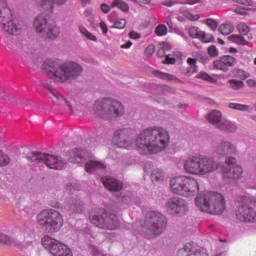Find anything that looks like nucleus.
Returning a JSON list of instances; mask_svg holds the SVG:
<instances>
[{"label": "nucleus", "instance_id": "1", "mask_svg": "<svg viewBox=\"0 0 256 256\" xmlns=\"http://www.w3.org/2000/svg\"><path fill=\"white\" fill-rule=\"evenodd\" d=\"M170 143V135L162 127H150L136 137V149L142 155H156L165 150Z\"/></svg>", "mask_w": 256, "mask_h": 256}, {"label": "nucleus", "instance_id": "2", "mask_svg": "<svg viewBox=\"0 0 256 256\" xmlns=\"http://www.w3.org/2000/svg\"><path fill=\"white\" fill-rule=\"evenodd\" d=\"M43 70L48 78L59 84L72 81L82 74V67L77 62L58 64L53 60H46L43 64Z\"/></svg>", "mask_w": 256, "mask_h": 256}, {"label": "nucleus", "instance_id": "3", "mask_svg": "<svg viewBox=\"0 0 256 256\" xmlns=\"http://www.w3.org/2000/svg\"><path fill=\"white\" fill-rule=\"evenodd\" d=\"M196 206L205 213L222 215L226 210L225 197L217 192H204L196 197Z\"/></svg>", "mask_w": 256, "mask_h": 256}, {"label": "nucleus", "instance_id": "4", "mask_svg": "<svg viewBox=\"0 0 256 256\" xmlns=\"http://www.w3.org/2000/svg\"><path fill=\"white\" fill-rule=\"evenodd\" d=\"M186 173L194 176H206L219 169V163L212 157L191 156L183 163Z\"/></svg>", "mask_w": 256, "mask_h": 256}, {"label": "nucleus", "instance_id": "5", "mask_svg": "<svg viewBox=\"0 0 256 256\" xmlns=\"http://www.w3.org/2000/svg\"><path fill=\"white\" fill-rule=\"evenodd\" d=\"M170 189L175 195L190 198L199 194L200 186L193 177L177 176L170 180Z\"/></svg>", "mask_w": 256, "mask_h": 256}, {"label": "nucleus", "instance_id": "6", "mask_svg": "<svg viewBox=\"0 0 256 256\" xmlns=\"http://www.w3.org/2000/svg\"><path fill=\"white\" fill-rule=\"evenodd\" d=\"M37 224L44 232L54 234L61 230L64 219L59 211L46 209L37 215Z\"/></svg>", "mask_w": 256, "mask_h": 256}, {"label": "nucleus", "instance_id": "7", "mask_svg": "<svg viewBox=\"0 0 256 256\" xmlns=\"http://www.w3.org/2000/svg\"><path fill=\"white\" fill-rule=\"evenodd\" d=\"M124 112L123 104L113 99L98 100L94 105V113L104 119L120 117Z\"/></svg>", "mask_w": 256, "mask_h": 256}, {"label": "nucleus", "instance_id": "8", "mask_svg": "<svg viewBox=\"0 0 256 256\" xmlns=\"http://www.w3.org/2000/svg\"><path fill=\"white\" fill-rule=\"evenodd\" d=\"M91 223L104 230L113 231L120 227V221L115 214L108 213L103 209H95L90 215Z\"/></svg>", "mask_w": 256, "mask_h": 256}, {"label": "nucleus", "instance_id": "9", "mask_svg": "<svg viewBox=\"0 0 256 256\" xmlns=\"http://www.w3.org/2000/svg\"><path fill=\"white\" fill-rule=\"evenodd\" d=\"M239 203L236 211L237 219L242 223H256V211L253 208V199L247 195L239 196Z\"/></svg>", "mask_w": 256, "mask_h": 256}, {"label": "nucleus", "instance_id": "10", "mask_svg": "<svg viewBox=\"0 0 256 256\" xmlns=\"http://www.w3.org/2000/svg\"><path fill=\"white\" fill-rule=\"evenodd\" d=\"M167 218L157 211H150L146 214V220H144V227L153 236L161 235L167 228Z\"/></svg>", "mask_w": 256, "mask_h": 256}, {"label": "nucleus", "instance_id": "11", "mask_svg": "<svg viewBox=\"0 0 256 256\" xmlns=\"http://www.w3.org/2000/svg\"><path fill=\"white\" fill-rule=\"evenodd\" d=\"M41 244L53 256H73L72 250L66 244L49 235L42 237Z\"/></svg>", "mask_w": 256, "mask_h": 256}, {"label": "nucleus", "instance_id": "12", "mask_svg": "<svg viewBox=\"0 0 256 256\" xmlns=\"http://www.w3.org/2000/svg\"><path fill=\"white\" fill-rule=\"evenodd\" d=\"M28 159H30L32 163H45L49 169H64L66 165V162L61 158L41 152H32Z\"/></svg>", "mask_w": 256, "mask_h": 256}, {"label": "nucleus", "instance_id": "13", "mask_svg": "<svg viewBox=\"0 0 256 256\" xmlns=\"http://www.w3.org/2000/svg\"><path fill=\"white\" fill-rule=\"evenodd\" d=\"M0 25L9 35H15L19 30V25L15 22L14 14L8 6L0 7Z\"/></svg>", "mask_w": 256, "mask_h": 256}, {"label": "nucleus", "instance_id": "14", "mask_svg": "<svg viewBox=\"0 0 256 256\" xmlns=\"http://www.w3.org/2000/svg\"><path fill=\"white\" fill-rule=\"evenodd\" d=\"M222 168V176L225 180H239L243 176V168L235 165L236 158H227ZM235 165V166H234Z\"/></svg>", "mask_w": 256, "mask_h": 256}, {"label": "nucleus", "instance_id": "15", "mask_svg": "<svg viewBox=\"0 0 256 256\" xmlns=\"http://www.w3.org/2000/svg\"><path fill=\"white\" fill-rule=\"evenodd\" d=\"M113 143L119 148H128L133 143V130L119 129L114 133Z\"/></svg>", "mask_w": 256, "mask_h": 256}, {"label": "nucleus", "instance_id": "16", "mask_svg": "<svg viewBox=\"0 0 256 256\" xmlns=\"http://www.w3.org/2000/svg\"><path fill=\"white\" fill-rule=\"evenodd\" d=\"M165 208L167 212L175 215H185L188 211V205L183 199L174 197L166 201Z\"/></svg>", "mask_w": 256, "mask_h": 256}, {"label": "nucleus", "instance_id": "17", "mask_svg": "<svg viewBox=\"0 0 256 256\" xmlns=\"http://www.w3.org/2000/svg\"><path fill=\"white\" fill-rule=\"evenodd\" d=\"M236 64L237 58H234V56L226 55L222 56L220 60H214L213 68L226 73L229 71V68L234 67Z\"/></svg>", "mask_w": 256, "mask_h": 256}, {"label": "nucleus", "instance_id": "18", "mask_svg": "<svg viewBox=\"0 0 256 256\" xmlns=\"http://www.w3.org/2000/svg\"><path fill=\"white\" fill-rule=\"evenodd\" d=\"M215 153L219 159H222V157L230 159L232 155H236L237 148L230 142H222L217 145Z\"/></svg>", "mask_w": 256, "mask_h": 256}, {"label": "nucleus", "instance_id": "19", "mask_svg": "<svg viewBox=\"0 0 256 256\" xmlns=\"http://www.w3.org/2000/svg\"><path fill=\"white\" fill-rule=\"evenodd\" d=\"M69 155V161L71 163H84V161H87V159H91L92 154L88 151H85L81 148L79 149H72L68 153Z\"/></svg>", "mask_w": 256, "mask_h": 256}, {"label": "nucleus", "instance_id": "20", "mask_svg": "<svg viewBox=\"0 0 256 256\" xmlns=\"http://www.w3.org/2000/svg\"><path fill=\"white\" fill-rule=\"evenodd\" d=\"M101 182L103 183L105 188L110 192H119L123 189L122 183L112 177H103L101 179Z\"/></svg>", "mask_w": 256, "mask_h": 256}, {"label": "nucleus", "instance_id": "21", "mask_svg": "<svg viewBox=\"0 0 256 256\" xmlns=\"http://www.w3.org/2000/svg\"><path fill=\"white\" fill-rule=\"evenodd\" d=\"M200 256H208L207 249H200ZM178 256H195V245L186 243L185 246L178 250Z\"/></svg>", "mask_w": 256, "mask_h": 256}, {"label": "nucleus", "instance_id": "22", "mask_svg": "<svg viewBox=\"0 0 256 256\" xmlns=\"http://www.w3.org/2000/svg\"><path fill=\"white\" fill-rule=\"evenodd\" d=\"M47 18L44 14H39L36 16L34 20V29L37 33L42 34L44 36L47 28H48Z\"/></svg>", "mask_w": 256, "mask_h": 256}, {"label": "nucleus", "instance_id": "23", "mask_svg": "<svg viewBox=\"0 0 256 256\" xmlns=\"http://www.w3.org/2000/svg\"><path fill=\"white\" fill-rule=\"evenodd\" d=\"M65 207L71 213L77 214L81 213L83 210V204L80 200L70 199L66 202Z\"/></svg>", "mask_w": 256, "mask_h": 256}, {"label": "nucleus", "instance_id": "24", "mask_svg": "<svg viewBox=\"0 0 256 256\" xmlns=\"http://www.w3.org/2000/svg\"><path fill=\"white\" fill-rule=\"evenodd\" d=\"M67 0H35V4L38 7H42L45 10L52 11L53 3L57 5H64Z\"/></svg>", "mask_w": 256, "mask_h": 256}, {"label": "nucleus", "instance_id": "25", "mask_svg": "<svg viewBox=\"0 0 256 256\" xmlns=\"http://www.w3.org/2000/svg\"><path fill=\"white\" fill-rule=\"evenodd\" d=\"M197 58H187V65L189 67L183 70V74L187 77L192 76L193 74L197 73L198 66H197Z\"/></svg>", "mask_w": 256, "mask_h": 256}, {"label": "nucleus", "instance_id": "26", "mask_svg": "<svg viewBox=\"0 0 256 256\" xmlns=\"http://www.w3.org/2000/svg\"><path fill=\"white\" fill-rule=\"evenodd\" d=\"M85 169L87 173H94V171L106 169V165L100 161L89 160L85 165Z\"/></svg>", "mask_w": 256, "mask_h": 256}, {"label": "nucleus", "instance_id": "27", "mask_svg": "<svg viewBox=\"0 0 256 256\" xmlns=\"http://www.w3.org/2000/svg\"><path fill=\"white\" fill-rule=\"evenodd\" d=\"M59 35H60V29L55 23L49 24L46 32H44L43 34L44 37H47L48 39H51V40L57 39Z\"/></svg>", "mask_w": 256, "mask_h": 256}, {"label": "nucleus", "instance_id": "28", "mask_svg": "<svg viewBox=\"0 0 256 256\" xmlns=\"http://www.w3.org/2000/svg\"><path fill=\"white\" fill-rule=\"evenodd\" d=\"M218 31L225 36L232 34L235 31V26L232 22L226 21L219 25Z\"/></svg>", "mask_w": 256, "mask_h": 256}, {"label": "nucleus", "instance_id": "29", "mask_svg": "<svg viewBox=\"0 0 256 256\" xmlns=\"http://www.w3.org/2000/svg\"><path fill=\"white\" fill-rule=\"evenodd\" d=\"M216 127L222 131H226L229 133L237 131V126L228 120L220 121V123L217 124Z\"/></svg>", "mask_w": 256, "mask_h": 256}, {"label": "nucleus", "instance_id": "30", "mask_svg": "<svg viewBox=\"0 0 256 256\" xmlns=\"http://www.w3.org/2000/svg\"><path fill=\"white\" fill-rule=\"evenodd\" d=\"M111 8H118L119 10H121L124 14H128L130 11V6L129 4L124 1V0H114L111 3Z\"/></svg>", "mask_w": 256, "mask_h": 256}, {"label": "nucleus", "instance_id": "31", "mask_svg": "<svg viewBox=\"0 0 256 256\" xmlns=\"http://www.w3.org/2000/svg\"><path fill=\"white\" fill-rule=\"evenodd\" d=\"M222 117L223 115L220 111L213 110L208 114L207 119L209 123L216 125L217 127L218 124L221 122Z\"/></svg>", "mask_w": 256, "mask_h": 256}, {"label": "nucleus", "instance_id": "32", "mask_svg": "<svg viewBox=\"0 0 256 256\" xmlns=\"http://www.w3.org/2000/svg\"><path fill=\"white\" fill-rule=\"evenodd\" d=\"M228 40L231 43H234L239 46H247L249 45V42H247V39L245 37L239 35V34H231L228 36Z\"/></svg>", "mask_w": 256, "mask_h": 256}, {"label": "nucleus", "instance_id": "33", "mask_svg": "<svg viewBox=\"0 0 256 256\" xmlns=\"http://www.w3.org/2000/svg\"><path fill=\"white\" fill-rule=\"evenodd\" d=\"M0 244H3L8 247H12L17 245V242L15 241V238H13L12 236L6 233L0 232Z\"/></svg>", "mask_w": 256, "mask_h": 256}, {"label": "nucleus", "instance_id": "34", "mask_svg": "<svg viewBox=\"0 0 256 256\" xmlns=\"http://www.w3.org/2000/svg\"><path fill=\"white\" fill-rule=\"evenodd\" d=\"M45 87L50 91V93L54 96L55 99H57L58 101L62 102L64 105H67L69 110L72 113L71 104L63 96H61L56 90L51 88L49 85H46Z\"/></svg>", "mask_w": 256, "mask_h": 256}, {"label": "nucleus", "instance_id": "35", "mask_svg": "<svg viewBox=\"0 0 256 256\" xmlns=\"http://www.w3.org/2000/svg\"><path fill=\"white\" fill-rule=\"evenodd\" d=\"M152 75L156 78H160L162 80H166V81H176V82H181L179 79H177L175 76L170 75L168 73H163L160 71H153Z\"/></svg>", "mask_w": 256, "mask_h": 256}, {"label": "nucleus", "instance_id": "36", "mask_svg": "<svg viewBox=\"0 0 256 256\" xmlns=\"http://www.w3.org/2000/svg\"><path fill=\"white\" fill-rule=\"evenodd\" d=\"M164 172L161 169H154L151 173V180L153 182H162L164 180Z\"/></svg>", "mask_w": 256, "mask_h": 256}, {"label": "nucleus", "instance_id": "37", "mask_svg": "<svg viewBox=\"0 0 256 256\" xmlns=\"http://www.w3.org/2000/svg\"><path fill=\"white\" fill-rule=\"evenodd\" d=\"M181 15H182L185 19H187V20H189V21H192V22L198 21V20L201 18L200 14H195V13L189 11V10H183V11H181Z\"/></svg>", "mask_w": 256, "mask_h": 256}, {"label": "nucleus", "instance_id": "38", "mask_svg": "<svg viewBox=\"0 0 256 256\" xmlns=\"http://www.w3.org/2000/svg\"><path fill=\"white\" fill-rule=\"evenodd\" d=\"M79 31L88 40H91V41H94V42L97 41V37L93 33H91L90 31H88L86 27L80 26Z\"/></svg>", "mask_w": 256, "mask_h": 256}, {"label": "nucleus", "instance_id": "39", "mask_svg": "<svg viewBox=\"0 0 256 256\" xmlns=\"http://www.w3.org/2000/svg\"><path fill=\"white\" fill-rule=\"evenodd\" d=\"M199 40L202 43H211L214 41V35L211 33H206L205 31H201Z\"/></svg>", "mask_w": 256, "mask_h": 256}, {"label": "nucleus", "instance_id": "40", "mask_svg": "<svg viewBox=\"0 0 256 256\" xmlns=\"http://www.w3.org/2000/svg\"><path fill=\"white\" fill-rule=\"evenodd\" d=\"M236 29L243 36H246L247 34H249V31H250L249 25H247V23L245 22L238 23L236 26Z\"/></svg>", "mask_w": 256, "mask_h": 256}, {"label": "nucleus", "instance_id": "41", "mask_svg": "<svg viewBox=\"0 0 256 256\" xmlns=\"http://www.w3.org/2000/svg\"><path fill=\"white\" fill-rule=\"evenodd\" d=\"M229 107L231 109H235V110H239V111H251V110H253L252 106L237 104V103H230Z\"/></svg>", "mask_w": 256, "mask_h": 256}, {"label": "nucleus", "instance_id": "42", "mask_svg": "<svg viewBox=\"0 0 256 256\" xmlns=\"http://www.w3.org/2000/svg\"><path fill=\"white\" fill-rule=\"evenodd\" d=\"M167 33H168V28H167L166 25L159 24V25L156 26V28H155L156 36L162 37V36L167 35Z\"/></svg>", "mask_w": 256, "mask_h": 256}, {"label": "nucleus", "instance_id": "43", "mask_svg": "<svg viewBox=\"0 0 256 256\" xmlns=\"http://www.w3.org/2000/svg\"><path fill=\"white\" fill-rule=\"evenodd\" d=\"M196 78L201 79L203 81H207L209 83H217V80L212 78L209 74L205 72H200L196 75Z\"/></svg>", "mask_w": 256, "mask_h": 256}, {"label": "nucleus", "instance_id": "44", "mask_svg": "<svg viewBox=\"0 0 256 256\" xmlns=\"http://www.w3.org/2000/svg\"><path fill=\"white\" fill-rule=\"evenodd\" d=\"M127 20L125 18H120L114 22V25L111 26L112 29L122 30L126 27Z\"/></svg>", "mask_w": 256, "mask_h": 256}, {"label": "nucleus", "instance_id": "45", "mask_svg": "<svg viewBox=\"0 0 256 256\" xmlns=\"http://www.w3.org/2000/svg\"><path fill=\"white\" fill-rule=\"evenodd\" d=\"M11 163V159L8 155L4 154L3 151L0 150V167H6Z\"/></svg>", "mask_w": 256, "mask_h": 256}, {"label": "nucleus", "instance_id": "46", "mask_svg": "<svg viewBox=\"0 0 256 256\" xmlns=\"http://www.w3.org/2000/svg\"><path fill=\"white\" fill-rule=\"evenodd\" d=\"M202 30H200L198 27L193 26L189 28V36L194 39H199L201 35Z\"/></svg>", "mask_w": 256, "mask_h": 256}, {"label": "nucleus", "instance_id": "47", "mask_svg": "<svg viewBox=\"0 0 256 256\" xmlns=\"http://www.w3.org/2000/svg\"><path fill=\"white\" fill-rule=\"evenodd\" d=\"M228 83L233 90H239L243 88V86L245 85L243 81H239V80H229Z\"/></svg>", "mask_w": 256, "mask_h": 256}, {"label": "nucleus", "instance_id": "48", "mask_svg": "<svg viewBox=\"0 0 256 256\" xmlns=\"http://www.w3.org/2000/svg\"><path fill=\"white\" fill-rule=\"evenodd\" d=\"M206 25L213 31H216L218 28V22L212 18H208L206 20Z\"/></svg>", "mask_w": 256, "mask_h": 256}, {"label": "nucleus", "instance_id": "49", "mask_svg": "<svg viewBox=\"0 0 256 256\" xmlns=\"http://www.w3.org/2000/svg\"><path fill=\"white\" fill-rule=\"evenodd\" d=\"M207 53L209 56L211 57H218L219 56V52L216 48V46H209Z\"/></svg>", "mask_w": 256, "mask_h": 256}, {"label": "nucleus", "instance_id": "50", "mask_svg": "<svg viewBox=\"0 0 256 256\" xmlns=\"http://www.w3.org/2000/svg\"><path fill=\"white\" fill-rule=\"evenodd\" d=\"M235 2L246 7L253 6V0H235Z\"/></svg>", "mask_w": 256, "mask_h": 256}, {"label": "nucleus", "instance_id": "51", "mask_svg": "<svg viewBox=\"0 0 256 256\" xmlns=\"http://www.w3.org/2000/svg\"><path fill=\"white\" fill-rule=\"evenodd\" d=\"M163 64H169V65H174L176 63V58H170L169 54L165 55V60L162 62Z\"/></svg>", "mask_w": 256, "mask_h": 256}, {"label": "nucleus", "instance_id": "52", "mask_svg": "<svg viewBox=\"0 0 256 256\" xmlns=\"http://www.w3.org/2000/svg\"><path fill=\"white\" fill-rule=\"evenodd\" d=\"M146 56L147 57H151L154 53H155V46L153 44H150L147 48H146Z\"/></svg>", "mask_w": 256, "mask_h": 256}, {"label": "nucleus", "instance_id": "53", "mask_svg": "<svg viewBox=\"0 0 256 256\" xmlns=\"http://www.w3.org/2000/svg\"><path fill=\"white\" fill-rule=\"evenodd\" d=\"M238 76L242 79V80H245L247 78H249V73L246 72V71H243V70H239L238 71Z\"/></svg>", "mask_w": 256, "mask_h": 256}, {"label": "nucleus", "instance_id": "54", "mask_svg": "<svg viewBox=\"0 0 256 256\" xmlns=\"http://www.w3.org/2000/svg\"><path fill=\"white\" fill-rule=\"evenodd\" d=\"M100 28L103 32V35H106L108 33V25L105 23V21L100 22Z\"/></svg>", "mask_w": 256, "mask_h": 256}, {"label": "nucleus", "instance_id": "55", "mask_svg": "<svg viewBox=\"0 0 256 256\" xmlns=\"http://www.w3.org/2000/svg\"><path fill=\"white\" fill-rule=\"evenodd\" d=\"M101 10L104 14H108L111 10V7L106 3H102L101 4Z\"/></svg>", "mask_w": 256, "mask_h": 256}, {"label": "nucleus", "instance_id": "56", "mask_svg": "<svg viewBox=\"0 0 256 256\" xmlns=\"http://www.w3.org/2000/svg\"><path fill=\"white\" fill-rule=\"evenodd\" d=\"M235 13L242 16H247V10L245 8H236Z\"/></svg>", "mask_w": 256, "mask_h": 256}, {"label": "nucleus", "instance_id": "57", "mask_svg": "<svg viewBox=\"0 0 256 256\" xmlns=\"http://www.w3.org/2000/svg\"><path fill=\"white\" fill-rule=\"evenodd\" d=\"M201 250H206V248L201 246H194V254L195 256H201Z\"/></svg>", "mask_w": 256, "mask_h": 256}, {"label": "nucleus", "instance_id": "58", "mask_svg": "<svg viewBox=\"0 0 256 256\" xmlns=\"http://www.w3.org/2000/svg\"><path fill=\"white\" fill-rule=\"evenodd\" d=\"M131 1L140 5H149L152 0H131Z\"/></svg>", "mask_w": 256, "mask_h": 256}, {"label": "nucleus", "instance_id": "59", "mask_svg": "<svg viewBox=\"0 0 256 256\" xmlns=\"http://www.w3.org/2000/svg\"><path fill=\"white\" fill-rule=\"evenodd\" d=\"M130 39H140L141 35L135 31H130L129 33Z\"/></svg>", "mask_w": 256, "mask_h": 256}, {"label": "nucleus", "instance_id": "60", "mask_svg": "<svg viewBox=\"0 0 256 256\" xmlns=\"http://www.w3.org/2000/svg\"><path fill=\"white\" fill-rule=\"evenodd\" d=\"M167 54H166V50L165 48H159V50H157V56L160 57V58H163L165 57Z\"/></svg>", "mask_w": 256, "mask_h": 256}, {"label": "nucleus", "instance_id": "61", "mask_svg": "<svg viewBox=\"0 0 256 256\" xmlns=\"http://www.w3.org/2000/svg\"><path fill=\"white\" fill-rule=\"evenodd\" d=\"M186 3L190 6H194L203 3V0H187Z\"/></svg>", "mask_w": 256, "mask_h": 256}, {"label": "nucleus", "instance_id": "62", "mask_svg": "<svg viewBox=\"0 0 256 256\" xmlns=\"http://www.w3.org/2000/svg\"><path fill=\"white\" fill-rule=\"evenodd\" d=\"M132 42L131 40H128V42H126V44H122L121 45V49H130L132 47Z\"/></svg>", "mask_w": 256, "mask_h": 256}, {"label": "nucleus", "instance_id": "63", "mask_svg": "<svg viewBox=\"0 0 256 256\" xmlns=\"http://www.w3.org/2000/svg\"><path fill=\"white\" fill-rule=\"evenodd\" d=\"M247 85L249 86V87H254V88H256V81L255 80H253V79H249V80H247Z\"/></svg>", "mask_w": 256, "mask_h": 256}, {"label": "nucleus", "instance_id": "64", "mask_svg": "<svg viewBox=\"0 0 256 256\" xmlns=\"http://www.w3.org/2000/svg\"><path fill=\"white\" fill-rule=\"evenodd\" d=\"M65 189L67 193H72V191L75 190V187L72 184H70V185H66Z\"/></svg>", "mask_w": 256, "mask_h": 256}]
</instances>
